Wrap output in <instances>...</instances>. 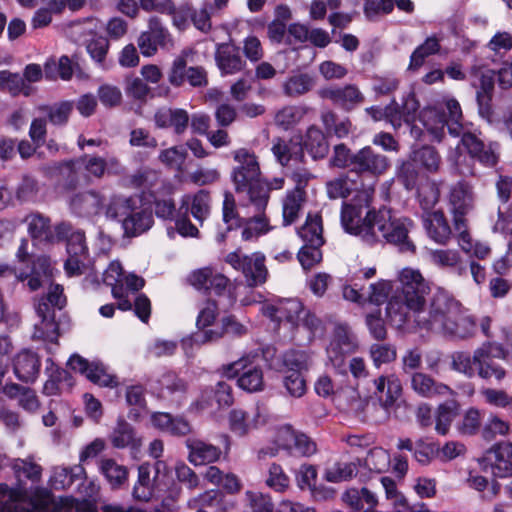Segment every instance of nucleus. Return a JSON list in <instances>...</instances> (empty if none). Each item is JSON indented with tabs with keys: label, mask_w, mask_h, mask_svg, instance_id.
<instances>
[{
	"label": "nucleus",
	"mask_w": 512,
	"mask_h": 512,
	"mask_svg": "<svg viewBox=\"0 0 512 512\" xmlns=\"http://www.w3.org/2000/svg\"><path fill=\"white\" fill-rule=\"evenodd\" d=\"M283 365L287 368V372L307 371L309 368V356L306 352L300 350H288L282 355Z\"/></svg>",
	"instance_id": "nucleus-55"
},
{
	"label": "nucleus",
	"mask_w": 512,
	"mask_h": 512,
	"mask_svg": "<svg viewBox=\"0 0 512 512\" xmlns=\"http://www.w3.org/2000/svg\"><path fill=\"white\" fill-rule=\"evenodd\" d=\"M319 97L329 99L345 111H351L364 102V95L353 84L344 87H325L318 90Z\"/></svg>",
	"instance_id": "nucleus-16"
},
{
	"label": "nucleus",
	"mask_w": 512,
	"mask_h": 512,
	"mask_svg": "<svg viewBox=\"0 0 512 512\" xmlns=\"http://www.w3.org/2000/svg\"><path fill=\"white\" fill-rule=\"evenodd\" d=\"M67 365L74 371L84 374L88 380L101 386H112L114 378L106 371L105 366L98 361L88 362L78 354L72 355Z\"/></svg>",
	"instance_id": "nucleus-17"
},
{
	"label": "nucleus",
	"mask_w": 512,
	"mask_h": 512,
	"mask_svg": "<svg viewBox=\"0 0 512 512\" xmlns=\"http://www.w3.org/2000/svg\"><path fill=\"white\" fill-rule=\"evenodd\" d=\"M439 50V40L435 36L428 37L424 43L418 46L411 54L408 69L413 71L419 69L428 56L438 53Z\"/></svg>",
	"instance_id": "nucleus-51"
},
{
	"label": "nucleus",
	"mask_w": 512,
	"mask_h": 512,
	"mask_svg": "<svg viewBox=\"0 0 512 512\" xmlns=\"http://www.w3.org/2000/svg\"><path fill=\"white\" fill-rule=\"evenodd\" d=\"M480 133L466 131L461 135V144L468 155L487 168H494L499 161V145L496 142L485 143Z\"/></svg>",
	"instance_id": "nucleus-9"
},
{
	"label": "nucleus",
	"mask_w": 512,
	"mask_h": 512,
	"mask_svg": "<svg viewBox=\"0 0 512 512\" xmlns=\"http://www.w3.org/2000/svg\"><path fill=\"white\" fill-rule=\"evenodd\" d=\"M458 310L457 301L444 290H438L431 298L428 316L425 317L420 314L415 322L420 328L439 332L450 318L457 314Z\"/></svg>",
	"instance_id": "nucleus-3"
},
{
	"label": "nucleus",
	"mask_w": 512,
	"mask_h": 512,
	"mask_svg": "<svg viewBox=\"0 0 512 512\" xmlns=\"http://www.w3.org/2000/svg\"><path fill=\"white\" fill-rule=\"evenodd\" d=\"M186 447L189 450L188 460L195 466L213 463L221 455L219 447L199 439L188 438L186 440Z\"/></svg>",
	"instance_id": "nucleus-28"
},
{
	"label": "nucleus",
	"mask_w": 512,
	"mask_h": 512,
	"mask_svg": "<svg viewBox=\"0 0 512 512\" xmlns=\"http://www.w3.org/2000/svg\"><path fill=\"white\" fill-rule=\"evenodd\" d=\"M422 313V309L418 307H412V305L395 293L388 301L386 306V317L391 326L398 329L403 328L411 319Z\"/></svg>",
	"instance_id": "nucleus-21"
},
{
	"label": "nucleus",
	"mask_w": 512,
	"mask_h": 512,
	"mask_svg": "<svg viewBox=\"0 0 512 512\" xmlns=\"http://www.w3.org/2000/svg\"><path fill=\"white\" fill-rule=\"evenodd\" d=\"M284 439L287 443L284 447L295 451L302 456H310L316 452V444L305 434L296 433L291 426H284L279 431V440Z\"/></svg>",
	"instance_id": "nucleus-34"
},
{
	"label": "nucleus",
	"mask_w": 512,
	"mask_h": 512,
	"mask_svg": "<svg viewBox=\"0 0 512 512\" xmlns=\"http://www.w3.org/2000/svg\"><path fill=\"white\" fill-rule=\"evenodd\" d=\"M41 361L39 356L28 349L19 352L13 360V369L16 377L22 382H34L40 372Z\"/></svg>",
	"instance_id": "nucleus-24"
},
{
	"label": "nucleus",
	"mask_w": 512,
	"mask_h": 512,
	"mask_svg": "<svg viewBox=\"0 0 512 512\" xmlns=\"http://www.w3.org/2000/svg\"><path fill=\"white\" fill-rule=\"evenodd\" d=\"M368 206L344 202L341 223L350 234L359 236L368 245L386 242L401 253L414 254L416 245L409 237L414 224L406 217H396L392 210L381 207L378 210Z\"/></svg>",
	"instance_id": "nucleus-1"
},
{
	"label": "nucleus",
	"mask_w": 512,
	"mask_h": 512,
	"mask_svg": "<svg viewBox=\"0 0 512 512\" xmlns=\"http://www.w3.org/2000/svg\"><path fill=\"white\" fill-rule=\"evenodd\" d=\"M36 312L40 317V322L35 324L33 333L34 339H42L50 343L57 344L58 338L63 330L64 313H56L55 309H50L45 303H38Z\"/></svg>",
	"instance_id": "nucleus-11"
},
{
	"label": "nucleus",
	"mask_w": 512,
	"mask_h": 512,
	"mask_svg": "<svg viewBox=\"0 0 512 512\" xmlns=\"http://www.w3.org/2000/svg\"><path fill=\"white\" fill-rule=\"evenodd\" d=\"M374 395L379 406L384 410V419L389 418L390 410L395 406L403 393L402 382L396 374L380 375L373 380Z\"/></svg>",
	"instance_id": "nucleus-13"
},
{
	"label": "nucleus",
	"mask_w": 512,
	"mask_h": 512,
	"mask_svg": "<svg viewBox=\"0 0 512 512\" xmlns=\"http://www.w3.org/2000/svg\"><path fill=\"white\" fill-rule=\"evenodd\" d=\"M150 421L155 429L176 437H184L192 432L190 423L183 417H174L167 412H153Z\"/></svg>",
	"instance_id": "nucleus-25"
},
{
	"label": "nucleus",
	"mask_w": 512,
	"mask_h": 512,
	"mask_svg": "<svg viewBox=\"0 0 512 512\" xmlns=\"http://www.w3.org/2000/svg\"><path fill=\"white\" fill-rule=\"evenodd\" d=\"M298 235L304 244L323 245L322 222L319 215H308L305 224L298 229Z\"/></svg>",
	"instance_id": "nucleus-49"
},
{
	"label": "nucleus",
	"mask_w": 512,
	"mask_h": 512,
	"mask_svg": "<svg viewBox=\"0 0 512 512\" xmlns=\"http://www.w3.org/2000/svg\"><path fill=\"white\" fill-rule=\"evenodd\" d=\"M153 215L148 208L138 207L137 204L132 212L123 220L124 234L129 237L140 235L152 227Z\"/></svg>",
	"instance_id": "nucleus-30"
},
{
	"label": "nucleus",
	"mask_w": 512,
	"mask_h": 512,
	"mask_svg": "<svg viewBox=\"0 0 512 512\" xmlns=\"http://www.w3.org/2000/svg\"><path fill=\"white\" fill-rule=\"evenodd\" d=\"M315 86V78L308 73H297L288 77L283 85V93L291 98L310 92Z\"/></svg>",
	"instance_id": "nucleus-39"
},
{
	"label": "nucleus",
	"mask_w": 512,
	"mask_h": 512,
	"mask_svg": "<svg viewBox=\"0 0 512 512\" xmlns=\"http://www.w3.org/2000/svg\"><path fill=\"white\" fill-rule=\"evenodd\" d=\"M189 67L184 54L177 56L169 69L168 81L174 87H180L186 81Z\"/></svg>",
	"instance_id": "nucleus-60"
},
{
	"label": "nucleus",
	"mask_w": 512,
	"mask_h": 512,
	"mask_svg": "<svg viewBox=\"0 0 512 512\" xmlns=\"http://www.w3.org/2000/svg\"><path fill=\"white\" fill-rule=\"evenodd\" d=\"M432 262L442 268H447L462 276L467 273V264L462 261L459 253L454 250H434L431 252Z\"/></svg>",
	"instance_id": "nucleus-40"
},
{
	"label": "nucleus",
	"mask_w": 512,
	"mask_h": 512,
	"mask_svg": "<svg viewBox=\"0 0 512 512\" xmlns=\"http://www.w3.org/2000/svg\"><path fill=\"white\" fill-rule=\"evenodd\" d=\"M357 347L356 337L350 327L346 324H337L326 351L333 366L339 368L344 363L345 355L353 353Z\"/></svg>",
	"instance_id": "nucleus-12"
},
{
	"label": "nucleus",
	"mask_w": 512,
	"mask_h": 512,
	"mask_svg": "<svg viewBox=\"0 0 512 512\" xmlns=\"http://www.w3.org/2000/svg\"><path fill=\"white\" fill-rule=\"evenodd\" d=\"M420 177V169L409 156L407 159L398 161L395 170V179L402 184L406 190L411 191L415 189Z\"/></svg>",
	"instance_id": "nucleus-43"
},
{
	"label": "nucleus",
	"mask_w": 512,
	"mask_h": 512,
	"mask_svg": "<svg viewBox=\"0 0 512 512\" xmlns=\"http://www.w3.org/2000/svg\"><path fill=\"white\" fill-rule=\"evenodd\" d=\"M267 312L271 317L279 320L286 319L288 322L294 323L300 318L303 305L298 299H287L277 306L268 307Z\"/></svg>",
	"instance_id": "nucleus-47"
},
{
	"label": "nucleus",
	"mask_w": 512,
	"mask_h": 512,
	"mask_svg": "<svg viewBox=\"0 0 512 512\" xmlns=\"http://www.w3.org/2000/svg\"><path fill=\"white\" fill-rule=\"evenodd\" d=\"M73 104L69 101H63L51 106H43L40 108L48 120L53 125H64L72 112Z\"/></svg>",
	"instance_id": "nucleus-56"
},
{
	"label": "nucleus",
	"mask_w": 512,
	"mask_h": 512,
	"mask_svg": "<svg viewBox=\"0 0 512 512\" xmlns=\"http://www.w3.org/2000/svg\"><path fill=\"white\" fill-rule=\"evenodd\" d=\"M210 203L209 192L201 189L194 195H185L182 198L180 213L184 211V214H188L190 211L194 219L202 224L210 214Z\"/></svg>",
	"instance_id": "nucleus-27"
},
{
	"label": "nucleus",
	"mask_w": 512,
	"mask_h": 512,
	"mask_svg": "<svg viewBox=\"0 0 512 512\" xmlns=\"http://www.w3.org/2000/svg\"><path fill=\"white\" fill-rule=\"evenodd\" d=\"M39 193V184L36 178L24 175L17 184L14 197L19 204L34 202Z\"/></svg>",
	"instance_id": "nucleus-52"
},
{
	"label": "nucleus",
	"mask_w": 512,
	"mask_h": 512,
	"mask_svg": "<svg viewBox=\"0 0 512 512\" xmlns=\"http://www.w3.org/2000/svg\"><path fill=\"white\" fill-rule=\"evenodd\" d=\"M481 468L494 477L512 476V443H497L488 449L479 460Z\"/></svg>",
	"instance_id": "nucleus-7"
},
{
	"label": "nucleus",
	"mask_w": 512,
	"mask_h": 512,
	"mask_svg": "<svg viewBox=\"0 0 512 512\" xmlns=\"http://www.w3.org/2000/svg\"><path fill=\"white\" fill-rule=\"evenodd\" d=\"M100 471L106 478L112 489L122 488L128 481V469L118 464L114 459H102Z\"/></svg>",
	"instance_id": "nucleus-41"
},
{
	"label": "nucleus",
	"mask_w": 512,
	"mask_h": 512,
	"mask_svg": "<svg viewBox=\"0 0 512 512\" xmlns=\"http://www.w3.org/2000/svg\"><path fill=\"white\" fill-rule=\"evenodd\" d=\"M449 207L453 215L454 228H463L464 221H467L466 216L474 208L472 186L464 181H460L452 186L449 194Z\"/></svg>",
	"instance_id": "nucleus-10"
},
{
	"label": "nucleus",
	"mask_w": 512,
	"mask_h": 512,
	"mask_svg": "<svg viewBox=\"0 0 512 512\" xmlns=\"http://www.w3.org/2000/svg\"><path fill=\"white\" fill-rule=\"evenodd\" d=\"M410 388L423 398L452 394V389L448 385L436 381L432 376L423 372H412L410 374Z\"/></svg>",
	"instance_id": "nucleus-23"
},
{
	"label": "nucleus",
	"mask_w": 512,
	"mask_h": 512,
	"mask_svg": "<svg viewBox=\"0 0 512 512\" xmlns=\"http://www.w3.org/2000/svg\"><path fill=\"white\" fill-rule=\"evenodd\" d=\"M26 222L28 223V232L33 239L46 240L48 242L54 240L49 217L39 212H34L26 217Z\"/></svg>",
	"instance_id": "nucleus-44"
},
{
	"label": "nucleus",
	"mask_w": 512,
	"mask_h": 512,
	"mask_svg": "<svg viewBox=\"0 0 512 512\" xmlns=\"http://www.w3.org/2000/svg\"><path fill=\"white\" fill-rule=\"evenodd\" d=\"M221 323L222 327L219 329H208L193 334L192 341L196 344H205L220 339L224 334L241 336L246 333V327L232 315L222 318Z\"/></svg>",
	"instance_id": "nucleus-26"
},
{
	"label": "nucleus",
	"mask_w": 512,
	"mask_h": 512,
	"mask_svg": "<svg viewBox=\"0 0 512 512\" xmlns=\"http://www.w3.org/2000/svg\"><path fill=\"white\" fill-rule=\"evenodd\" d=\"M109 439L112 446L119 449L135 446L137 440L133 426L124 418H118Z\"/></svg>",
	"instance_id": "nucleus-46"
},
{
	"label": "nucleus",
	"mask_w": 512,
	"mask_h": 512,
	"mask_svg": "<svg viewBox=\"0 0 512 512\" xmlns=\"http://www.w3.org/2000/svg\"><path fill=\"white\" fill-rule=\"evenodd\" d=\"M282 382L287 394L292 397L300 398L306 393V380L302 373L286 371Z\"/></svg>",
	"instance_id": "nucleus-58"
},
{
	"label": "nucleus",
	"mask_w": 512,
	"mask_h": 512,
	"mask_svg": "<svg viewBox=\"0 0 512 512\" xmlns=\"http://www.w3.org/2000/svg\"><path fill=\"white\" fill-rule=\"evenodd\" d=\"M223 374L227 378H235L237 376L238 386L247 392H258L264 389V378L262 368L252 366L248 363V359L241 358L237 361L224 365Z\"/></svg>",
	"instance_id": "nucleus-6"
},
{
	"label": "nucleus",
	"mask_w": 512,
	"mask_h": 512,
	"mask_svg": "<svg viewBox=\"0 0 512 512\" xmlns=\"http://www.w3.org/2000/svg\"><path fill=\"white\" fill-rule=\"evenodd\" d=\"M229 425L231 431L239 436L246 435L251 428L256 427V423L250 421L247 413L240 409L230 411Z\"/></svg>",
	"instance_id": "nucleus-59"
},
{
	"label": "nucleus",
	"mask_w": 512,
	"mask_h": 512,
	"mask_svg": "<svg viewBox=\"0 0 512 512\" xmlns=\"http://www.w3.org/2000/svg\"><path fill=\"white\" fill-rule=\"evenodd\" d=\"M104 196L95 190H86L73 194L69 199L72 213L80 217L98 215L104 208Z\"/></svg>",
	"instance_id": "nucleus-20"
},
{
	"label": "nucleus",
	"mask_w": 512,
	"mask_h": 512,
	"mask_svg": "<svg viewBox=\"0 0 512 512\" xmlns=\"http://www.w3.org/2000/svg\"><path fill=\"white\" fill-rule=\"evenodd\" d=\"M295 147L299 150V161L304 160V150L314 160L323 159L329 153V142L324 132L316 126H311L307 129L302 143H295Z\"/></svg>",
	"instance_id": "nucleus-19"
},
{
	"label": "nucleus",
	"mask_w": 512,
	"mask_h": 512,
	"mask_svg": "<svg viewBox=\"0 0 512 512\" xmlns=\"http://www.w3.org/2000/svg\"><path fill=\"white\" fill-rule=\"evenodd\" d=\"M76 162L84 167L89 176L101 179L107 169V161L99 156L83 155L76 158Z\"/></svg>",
	"instance_id": "nucleus-57"
},
{
	"label": "nucleus",
	"mask_w": 512,
	"mask_h": 512,
	"mask_svg": "<svg viewBox=\"0 0 512 512\" xmlns=\"http://www.w3.org/2000/svg\"><path fill=\"white\" fill-rule=\"evenodd\" d=\"M495 76V71L490 69L481 70L476 73L478 84H475V87L477 88L476 100L478 104V112L479 115L490 124L496 122L491 105L494 93Z\"/></svg>",
	"instance_id": "nucleus-15"
},
{
	"label": "nucleus",
	"mask_w": 512,
	"mask_h": 512,
	"mask_svg": "<svg viewBox=\"0 0 512 512\" xmlns=\"http://www.w3.org/2000/svg\"><path fill=\"white\" fill-rule=\"evenodd\" d=\"M321 122L327 135H334L339 139L347 137L352 129V122L348 117L340 118L332 110L321 113Z\"/></svg>",
	"instance_id": "nucleus-38"
},
{
	"label": "nucleus",
	"mask_w": 512,
	"mask_h": 512,
	"mask_svg": "<svg viewBox=\"0 0 512 512\" xmlns=\"http://www.w3.org/2000/svg\"><path fill=\"white\" fill-rule=\"evenodd\" d=\"M226 262L242 272L249 287L262 285L266 281L268 271L265 256L261 253L245 255L240 251L231 252L226 256Z\"/></svg>",
	"instance_id": "nucleus-4"
},
{
	"label": "nucleus",
	"mask_w": 512,
	"mask_h": 512,
	"mask_svg": "<svg viewBox=\"0 0 512 512\" xmlns=\"http://www.w3.org/2000/svg\"><path fill=\"white\" fill-rule=\"evenodd\" d=\"M234 160L239 164L231 174L236 193H246L252 206L258 211L265 210L271 186L261 177L256 156L245 149H240L235 152Z\"/></svg>",
	"instance_id": "nucleus-2"
},
{
	"label": "nucleus",
	"mask_w": 512,
	"mask_h": 512,
	"mask_svg": "<svg viewBox=\"0 0 512 512\" xmlns=\"http://www.w3.org/2000/svg\"><path fill=\"white\" fill-rule=\"evenodd\" d=\"M80 168V164H78L76 158H74L53 162L47 165L44 170L47 176L59 178V184L64 190L72 191L80 185Z\"/></svg>",
	"instance_id": "nucleus-18"
},
{
	"label": "nucleus",
	"mask_w": 512,
	"mask_h": 512,
	"mask_svg": "<svg viewBox=\"0 0 512 512\" xmlns=\"http://www.w3.org/2000/svg\"><path fill=\"white\" fill-rule=\"evenodd\" d=\"M138 202V197H124L115 195L110 198V201L106 207L105 214L108 218L117 220L123 225V220H126Z\"/></svg>",
	"instance_id": "nucleus-42"
},
{
	"label": "nucleus",
	"mask_w": 512,
	"mask_h": 512,
	"mask_svg": "<svg viewBox=\"0 0 512 512\" xmlns=\"http://www.w3.org/2000/svg\"><path fill=\"white\" fill-rule=\"evenodd\" d=\"M423 225L428 236L439 244H446L451 237L450 225L440 210L427 213L423 217Z\"/></svg>",
	"instance_id": "nucleus-29"
},
{
	"label": "nucleus",
	"mask_w": 512,
	"mask_h": 512,
	"mask_svg": "<svg viewBox=\"0 0 512 512\" xmlns=\"http://www.w3.org/2000/svg\"><path fill=\"white\" fill-rule=\"evenodd\" d=\"M398 280L400 287H397L395 293L406 299L412 307L423 309L430 287L421 273L418 270L404 268L399 273Z\"/></svg>",
	"instance_id": "nucleus-5"
},
{
	"label": "nucleus",
	"mask_w": 512,
	"mask_h": 512,
	"mask_svg": "<svg viewBox=\"0 0 512 512\" xmlns=\"http://www.w3.org/2000/svg\"><path fill=\"white\" fill-rule=\"evenodd\" d=\"M354 153L343 143L337 144L333 148V155L329 163L333 167L347 168L350 172L353 171Z\"/></svg>",
	"instance_id": "nucleus-64"
},
{
	"label": "nucleus",
	"mask_w": 512,
	"mask_h": 512,
	"mask_svg": "<svg viewBox=\"0 0 512 512\" xmlns=\"http://www.w3.org/2000/svg\"><path fill=\"white\" fill-rule=\"evenodd\" d=\"M473 363L478 376L482 379L491 380L494 378L496 381H500L505 377V370L497 365L494 360L488 358L485 350L474 351Z\"/></svg>",
	"instance_id": "nucleus-36"
},
{
	"label": "nucleus",
	"mask_w": 512,
	"mask_h": 512,
	"mask_svg": "<svg viewBox=\"0 0 512 512\" xmlns=\"http://www.w3.org/2000/svg\"><path fill=\"white\" fill-rule=\"evenodd\" d=\"M47 362H49L51 366H47L46 368L48 379L44 383L43 393L47 396L57 395L60 393V384L66 382L70 385L72 377L67 370L54 367V363L51 359H48Z\"/></svg>",
	"instance_id": "nucleus-48"
},
{
	"label": "nucleus",
	"mask_w": 512,
	"mask_h": 512,
	"mask_svg": "<svg viewBox=\"0 0 512 512\" xmlns=\"http://www.w3.org/2000/svg\"><path fill=\"white\" fill-rule=\"evenodd\" d=\"M368 289L367 296H365L366 301L379 306L387 300L393 286L390 281L379 280L376 283L370 284Z\"/></svg>",
	"instance_id": "nucleus-61"
},
{
	"label": "nucleus",
	"mask_w": 512,
	"mask_h": 512,
	"mask_svg": "<svg viewBox=\"0 0 512 512\" xmlns=\"http://www.w3.org/2000/svg\"><path fill=\"white\" fill-rule=\"evenodd\" d=\"M109 47L110 43L108 38L101 35H93L86 44L88 54L101 67H105Z\"/></svg>",
	"instance_id": "nucleus-54"
},
{
	"label": "nucleus",
	"mask_w": 512,
	"mask_h": 512,
	"mask_svg": "<svg viewBox=\"0 0 512 512\" xmlns=\"http://www.w3.org/2000/svg\"><path fill=\"white\" fill-rule=\"evenodd\" d=\"M138 47L143 56L150 57L156 54L158 48H168L172 45V38L158 17L149 19V29L140 34L137 40Z\"/></svg>",
	"instance_id": "nucleus-14"
},
{
	"label": "nucleus",
	"mask_w": 512,
	"mask_h": 512,
	"mask_svg": "<svg viewBox=\"0 0 512 512\" xmlns=\"http://www.w3.org/2000/svg\"><path fill=\"white\" fill-rule=\"evenodd\" d=\"M158 487V480L152 476L150 463H142L138 467V479L133 488V497L140 501H149L154 489Z\"/></svg>",
	"instance_id": "nucleus-33"
},
{
	"label": "nucleus",
	"mask_w": 512,
	"mask_h": 512,
	"mask_svg": "<svg viewBox=\"0 0 512 512\" xmlns=\"http://www.w3.org/2000/svg\"><path fill=\"white\" fill-rule=\"evenodd\" d=\"M476 323L472 317L463 316L458 311L454 317L442 327L439 333L452 339H466L474 335Z\"/></svg>",
	"instance_id": "nucleus-32"
},
{
	"label": "nucleus",
	"mask_w": 512,
	"mask_h": 512,
	"mask_svg": "<svg viewBox=\"0 0 512 512\" xmlns=\"http://www.w3.org/2000/svg\"><path fill=\"white\" fill-rule=\"evenodd\" d=\"M125 92L128 97L143 102L146 101L151 89L143 78L127 77L125 80Z\"/></svg>",
	"instance_id": "nucleus-62"
},
{
	"label": "nucleus",
	"mask_w": 512,
	"mask_h": 512,
	"mask_svg": "<svg viewBox=\"0 0 512 512\" xmlns=\"http://www.w3.org/2000/svg\"><path fill=\"white\" fill-rule=\"evenodd\" d=\"M86 477L83 466L74 465L72 467H55L51 476V483L54 489L70 488L75 482H82Z\"/></svg>",
	"instance_id": "nucleus-35"
},
{
	"label": "nucleus",
	"mask_w": 512,
	"mask_h": 512,
	"mask_svg": "<svg viewBox=\"0 0 512 512\" xmlns=\"http://www.w3.org/2000/svg\"><path fill=\"white\" fill-rule=\"evenodd\" d=\"M462 119L463 115L459 102L454 98L448 99L445 102V111H443L441 122L443 126H447L450 135L460 137L467 131L461 123Z\"/></svg>",
	"instance_id": "nucleus-37"
},
{
	"label": "nucleus",
	"mask_w": 512,
	"mask_h": 512,
	"mask_svg": "<svg viewBox=\"0 0 512 512\" xmlns=\"http://www.w3.org/2000/svg\"><path fill=\"white\" fill-rule=\"evenodd\" d=\"M455 402H448L439 405L437 409L436 426L435 429L438 433L445 435L448 432L449 426L456 416Z\"/></svg>",
	"instance_id": "nucleus-63"
},
{
	"label": "nucleus",
	"mask_w": 512,
	"mask_h": 512,
	"mask_svg": "<svg viewBox=\"0 0 512 512\" xmlns=\"http://www.w3.org/2000/svg\"><path fill=\"white\" fill-rule=\"evenodd\" d=\"M306 193L299 191H290L283 201V224L284 226L294 223L299 215Z\"/></svg>",
	"instance_id": "nucleus-50"
},
{
	"label": "nucleus",
	"mask_w": 512,
	"mask_h": 512,
	"mask_svg": "<svg viewBox=\"0 0 512 512\" xmlns=\"http://www.w3.org/2000/svg\"><path fill=\"white\" fill-rule=\"evenodd\" d=\"M160 181V173L150 167H141L130 177V184L139 189L151 190Z\"/></svg>",
	"instance_id": "nucleus-53"
},
{
	"label": "nucleus",
	"mask_w": 512,
	"mask_h": 512,
	"mask_svg": "<svg viewBox=\"0 0 512 512\" xmlns=\"http://www.w3.org/2000/svg\"><path fill=\"white\" fill-rule=\"evenodd\" d=\"M215 61L224 75L242 71L246 65L240 54V48L232 43H219L216 46Z\"/></svg>",
	"instance_id": "nucleus-22"
},
{
	"label": "nucleus",
	"mask_w": 512,
	"mask_h": 512,
	"mask_svg": "<svg viewBox=\"0 0 512 512\" xmlns=\"http://www.w3.org/2000/svg\"><path fill=\"white\" fill-rule=\"evenodd\" d=\"M408 156L426 173L434 174L440 169L442 158L434 146L422 145L413 149Z\"/></svg>",
	"instance_id": "nucleus-31"
},
{
	"label": "nucleus",
	"mask_w": 512,
	"mask_h": 512,
	"mask_svg": "<svg viewBox=\"0 0 512 512\" xmlns=\"http://www.w3.org/2000/svg\"><path fill=\"white\" fill-rule=\"evenodd\" d=\"M255 211L257 212L256 215L244 219L242 222V225L244 226L242 230V239L245 241L257 238L271 230L269 219L264 213L265 210L258 211L255 208Z\"/></svg>",
	"instance_id": "nucleus-45"
},
{
	"label": "nucleus",
	"mask_w": 512,
	"mask_h": 512,
	"mask_svg": "<svg viewBox=\"0 0 512 512\" xmlns=\"http://www.w3.org/2000/svg\"><path fill=\"white\" fill-rule=\"evenodd\" d=\"M353 171L359 176L379 177L391 166L390 159L376 152L372 147L365 146L354 153Z\"/></svg>",
	"instance_id": "nucleus-8"
}]
</instances>
